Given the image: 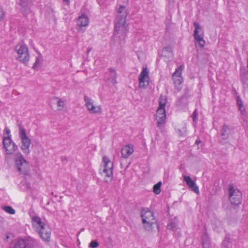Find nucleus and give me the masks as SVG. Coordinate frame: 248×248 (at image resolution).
I'll return each mask as SVG.
<instances>
[{"instance_id":"nucleus-29","label":"nucleus","mask_w":248,"mask_h":248,"mask_svg":"<svg viewBox=\"0 0 248 248\" xmlns=\"http://www.w3.org/2000/svg\"><path fill=\"white\" fill-rule=\"evenodd\" d=\"M58 101L57 103V106L60 108V109H62L64 107L65 102L62 99L57 98Z\"/></svg>"},{"instance_id":"nucleus-4","label":"nucleus","mask_w":248,"mask_h":248,"mask_svg":"<svg viewBox=\"0 0 248 248\" xmlns=\"http://www.w3.org/2000/svg\"><path fill=\"white\" fill-rule=\"evenodd\" d=\"M100 170L101 173L104 175V181L110 183L113 178V163L107 156H104Z\"/></svg>"},{"instance_id":"nucleus-18","label":"nucleus","mask_w":248,"mask_h":248,"mask_svg":"<svg viewBox=\"0 0 248 248\" xmlns=\"http://www.w3.org/2000/svg\"><path fill=\"white\" fill-rule=\"evenodd\" d=\"M184 181L186 183L189 188L196 193L199 194L200 191L198 186L195 182L188 176L183 175Z\"/></svg>"},{"instance_id":"nucleus-5","label":"nucleus","mask_w":248,"mask_h":248,"mask_svg":"<svg viewBox=\"0 0 248 248\" xmlns=\"http://www.w3.org/2000/svg\"><path fill=\"white\" fill-rule=\"evenodd\" d=\"M18 134L21 141L20 149L26 155H29L30 153V147L31 141L27 136L26 130L21 124H18Z\"/></svg>"},{"instance_id":"nucleus-26","label":"nucleus","mask_w":248,"mask_h":248,"mask_svg":"<svg viewBox=\"0 0 248 248\" xmlns=\"http://www.w3.org/2000/svg\"><path fill=\"white\" fill-rule=\"evenodd\" d=\"M43 62V57L41 55H39L38 57L36 58L35 62L34 63L32 68L34 69H36L40 66L41 63Z\"/></svg>"},{"instance_id":"nucleus-3","label":"nucleus","mask_w":248,"mask_h":248,"mask_svg":"<svg viewBox=\"0 0 248 248\" xmlns=\"http://www.w3.org/2000/svg\"><path fill=\"white\" fill-rule=\"evenodd\" d=\"M14 51L16 54V59L20 62L26 64L30 59L29 48L26 44L20 43L15 46Z\"/></svg>"},{"instance_id":"nucleus-1","label":"nucleus","mask_w":248,"mask_h":248,"mask_svg":"<svg viewBox=\"0 0 248 248\" xmlns=\"http://www.w3.org/2000/svg\"><path fill=\"white\" fill-rule=\"evenodd\" d=\"M128 30V25L126 24V19L116 18L114 33V40L116 44L120 45L124 43Z\"/></svg>"},{"instance_id":"nucleus-34","label":"nucleus","mask_w":248,"mask_h":248,"mask_svg":"<svg viewBox=\"0 0 248 248\" xmlns=\"http://www.w3.org/2000/svg\"><path fill=\"white\" fill-rule=\"evenodd\" d=\"M186 129L185 127L183 128L182 130H178V134L182 136H184L186 134Z\"/></svg>"},{"instance_id":"nucleus-25","label":"nucleus","mask_w":248,"mask_h":248,"mask_svg":"<svg viewBox=\"0 0 248 248\" xmlns=\"http://www.w3.org/2000/svg\"><path fill=\"white\" fill-rule=\"evenodd\" d=\"M110 77L108 79L112 84L115 85L116 83L117 74L115 70H112L110 71Z\"/></svg>"},{"instance_id":"nucleus-8","label":"nucleus","mask_w":248,"mask_h":248,"mask_svg":"<svg viewBox=\"0 0 248 248\" xmlns=\"http://www.w3.org/2000/svg\"><path fill=\"white\" fill-rule=\"evenodd\" d=\"M84 101L85 106L90 114H100L102 112V109L100 105H96L94 100L87 95H84Z\"/></svg>"},{"instance_id":"nucleus-20","label":"nucleus","mask_w":248,"mask_h":248,"mask_svg":"<svg viewBox=\"0 0 248 248\" xmlns=\"http://www.w3.org/2000/svg\"><path fill=\"white\" fill-rule=\"evenodd\" d=\"M134 146L132 144H127L124 146L122 150L121 154L123 158H127L134 152Z\"/></svg>"},{"instance_id":"nucleus-37","label":"nucleus","mask_w":248,"mask_h":248,"mask_svg":"<svg viewBox=\"0 0 248 248\" xmlns=\"http://www.w3.org/2000/svg\"><path fill=\"white\" fill-rule=\"evenodd\" d=\"M246 75H243L241 77V81L243 83H246Z\"/></svg>"},{"instance_id":"nucleus-27","label":"nucleus","mask_w":248,"mask_h":248,"mask_svg":"<svg viewBox=\"0 0 248 248\" xmlns=\"http://www.w3.org/2000/svg\"><path fill=\"white\" fill-rule=\"evenodd\" d=\"M162 185L161 182H158L153 187L154 192L156 194H159L161 192V186Z\"/></svg>"},{"instance_id":"nucleus-31","label":"nucleus","mask_w":248,"mask_h":248,"mask_svg":"<svg viewBox=\"0 0 248 248\" xmlns=\"http://www.w3.org/2000/svg\"><path fill=\"white\" fill-rule=\"evenodd\" d=\"M91 248H96L99 246V243L96 241H93L90 244Z\"/></svg>"},{"instance_id":"nucleus-38","label":"nucleus","mask_w":248,"mask_h":248,"mask_svg":"<svg viewBox=\"0 0 248 248\" xmlns=\"http://www.w3.org/2000/svg\"><path fill=\"white\" fill-rule=\"evenodd\" d=\"M201 142H202V141L200 139H197V140H196L195 141V144L198 145V144H200Z\"/></svg>"},{"instance_id":"nucleus-9","label":"nucleus","mask_w":248,"mask_h":248,"mask_svg":"<svg viewBox=\"0 0 248 248\" xmlns=\"http://www.w3.org/2000/svg\"><path fill=\"white\" fill-rule=\"evenodd\" d=\"M139 87L140 89H145L147 88L150 83L149 70L146 67H144L139 76Z\"/></svg>"},{"instance_id":"nucleus-28","label":"nucleus","mask_w":248,"mask_h":248,"mask_svg":"<svg viewBox=\"0 0 248 248\" xmlns=\"http://www.w3.org/2000/svg\"><path fill=\"white\" fill-rule=\"evenodd\" d=\"M3 209L4 211L6 212L7 213L10 214H15V210L11 206H5L3 207Z\"/></svg>"},{"instance_id":"nucleus-2","label":"nucleus","mask_w":248,"mask_h":248,"mask_svg":"<svg viewBox=\"0 0 248 248\" xmlns=\"http://www.w3.org/2000/svg\"><path fill=\"white\" fill-rule=\"evenodd\" d=\"M140 213L143 228L146 230L152 231L154 225H156L158 227L157 220L153 212L148 208H143L141 209Z\"/></svg>"},{"instance_id":"nucleus-14","label":"nucleus","mask_w":248,"mask_h":248,"mask_svg":"<svg viewBox=\"0 0 248 248\" xmlns=\"http://www.w3.org/2000/svg\"><path fill=\"white\" fill-rule=\"evenodd\" d=\"M35 240L30 238L27 239H21L17 240L12 248H32L37 245Z\"/></svg>"},{"instance_id":"nucleus-19","label":"nucleus","mask_w":248,"mask_h":248,"mask_svg":"<svg viewBox=\"0 0 248 248\" xmlns=\"http://www.w3.org/2000/svg\"><path fill=\"white\" fill-rule=\"evenodd\" d=\"M19 4L22 7V12L27 14L31 12V7L33 5V0H21Z\"/></svg>"},{"instance_id":"nucleus-11","label":"nucleus","mask_w":248,"mask_h":248,"mask_svg":"<svg viewBox=\"0 0 248 248\" xmlns=\"http://www.w3.org/2000/svg\"><path fill=\"white\" fill-rule=\"evenodd\" d=\"M32 225L35 230L37 231L41 232V229H44L46 232L45 238L47 237L49 234V227L44 222L42 221L41 218L38 216H34L31 219Z\"/></svg>"},{"instance_id":"nucleus-13","label":"nucleus","mask_w":248,"mask_h":248,"mask_svg":"<svg viewBox=\"0 0 248 248\" xmlns=\"http://www.w3.org/2000/svg\"><path fill=\"white\" fill-rule=\"evenodd\" d=\"M234 134L233 128L228 125L224 124L220 129L221 140L222 142H227L230 138H232Z\"/></svg>"},{"instance_id":"nucleus-7","label":"nucleus","mask_w":248,"mask_h":248,"mask_svg":"<svg viewBox=\"0 0 248 248\" xmlns=\"http://www.w3.org/2000/svg\"><path fill=\"white\" fill-rule=\"evenodd\" d=\"M15 164L19 172L24 175L28 174L30 170L29 165L20 153L16 155Z\"/></svg>"},{"instance_id":"nucleus-17","label":"nucleus","mask_w":248,"mask_h":248,"mask_svg":"<svg viewBox=\"0 0 248 248\" xmlns=\"http://www.w3.org/2000/svg\"><path fill=\"white\" fill-rule=\"evenodd\" d=\"M89 23V19L87 16L82 15L80 16L77 21V25L79 28V31H84L86 27L88 26Z\"/></svg>"},{"instance_id":"nucleus-15","label":"nucleus","mask_w":248,"mask_h":248,"mask_svg":"<svg viewBox=\"0 0 248 248\" xmlns=\"http://www.w3.org/2000/svg\"><path fill=\"white\" fill-rule=\"evenodd\" d=\"M3 144L7 154H12L17 148L10 136L3 138Z\"/></svg>"},{"instance_id":"nucleus-35","label":"nucleus","mask_w":248,"mask_h":248,"mask_svg":"<svg viewBox=\"0 0 248 248\" xmlns=\"http://www.w3.org/2000/svg\"><path fill=\"white\" fill-rule=\"evenodd\" d=\"M222 245L223 247L227 248L229 247L230 245V242L228 240H225L222 243Z\"/></svg>"},{"instance_id":"nucleus-32","label":"nucleus","mask_w":248,"mask_h":248,"mask_svg":"<svg viewBox=\"0 0 248 248\" xmlns=\"http://www.w3.org/2000/svg\"><path fill=\"white\" fill-rule=\"evenodd\" d=\"M166 52L169 53V55H170V56H172V53L171 51V48L169 47L164 48L163 49V53H165Z\"/></svg>"},{"instance_id":"nucleus-22","label":"nucleus","mask_w":248,"mask_h":248,"mask_svg":"<svg viewBox=\"0 0 248 248\" xmlns=\"http://www.w3.org/2000/svg\"><path fill=\"white\" fill-rule=\"evenodd\" d=\"M41 231H37V232L39 233L40 237L45 241H49L50 239V235H51V230L50 228H49V234L47 235V237L46 238H45L46 235V231L44 229H41Z\"/></svg>"},{"instance_id":"nucleus-24","label":"nucleus","mask_w":248,"mask_h":248,"mask_svg":"<svg viewBox=\"0 0 248 248\" xmlns=\"http://www.w3.org/2000/svg\"><path fill=\"white\" fill-rule=\"evenodd\" d=\"M237 105L238 107V109L241 111V113L243 115L245 114L246 112L245 108L243 105V101L239 96L237 97Z\"/></svg>"},{"instance_id":"nucleus-6","label":"nucleus","mask_w":248,"mask_h":248,"mask_svg":"<svg viewBox=\"0 0 248 248\" xmlns=\"http://www.w3.org/2000/svg\"><path fill=\"white\" fill-rule=\"evenodd\" d=\"M229 200L232 205H237L241 203L242 194L235 186L230 185L228 186Z\"/></svg>"},{"instance_id":"nucleus-12","label":"nucleus","mask_w":248,"mask_h":248,"mask_svg":"<svg viewBox=\"0 0 248 248\" xmlns=\"http://www.w3.org/2000/svg\"><path fill=\"white\" fill-rule=\"evenodd\" d=\"M166 113L165 109L157 108L155 115L157 127L160 129H163L166 123Z\"/></svg>"},{"instance_id":"nucleus-36","label":"nucleus","mask_w":248,"mask_h":248,"mask_svg":"<svg viewBox=\"0 0 248 248\" xmlns=\"http://www.w3.org/2000/svg\"><path fill=\"white\" fill-rule=\"evenodd\" d=\"M4 15V12L2 10V9L0 8V19H1Z\"/></svg>"},{"instance_id":"nucleus-30","label":"nucleus","mask_w":248,"mask_h":248,"mask_svg":"<svg viewBox=\"0 0 248 248\" xmlns=\"http://www.w3.org/2000/svg\"><path fill=\"white\" fill-rule=\"evenodd\" d=\"M177 225L175 222H171L167 225V229L170 230L175 231L177 229Z\"/></svg>"},{"instance_id":"nucleus-16","label":"nucleus","mask_w":248,"mask_h":248,"mask_svg":"<svg viewBox=\"0 0 248 248\" xmlns=\"http://www.w3.org/2000/svg\"><path fill=\"white\" fill-rule=\"evenodd\" d=\"M183 69L184 65H181L172 75L174 84L175 87L178 88H180V86L183 82V78L182 77V72Z\"/></svg>"},{"instance_id":"nucleus-23","label":"nucleus","mask_w":248,"mask_h":248,"mask_svg":"<svg viewBox=\"0 0 248 248\" xmlns=\"http://www.w3.org/2000/svg\"><path fill=\"white\" fill-rule=\"evenodd\" d=\"M159 106L158 108H164L167 102V98L166 96L161 95L159 98Z\"/></svg>"},{"instance_id":"nucleus-21","label":"nucleus","mask_w":248,"mask_h":248,"mask_svg":"<svg viewBox=\"0 0 248 248\" xmlns=\"http://www.w3.org/2000/svg\"><path fill=\"white\" fill-rule=\"evenodd\" d=\"M127 16V13L125 7L120 6L118 9V15L116 18H124L126 19Z\"/></svg>"},{"instance_id":"nucleus-33","label":"nucleus","mask_w":248,"mask_h":248,"mask_svg":"<svg viewBox=\"0 0 248 248\" xmlns=\"http://www.w3.org/2000/svg\"><path fill=\"white\" fill-rule=\"evenodd\" d=\"M192 119L194 122H196L197 120V117H198V113L197 112V110H195V111L193 112L192 115Z\"/></svg>"},{"instance_id":"nucleus-39","label":"nucleus","mask_w":248,"mask_h":248,"mask_svg":"<svg viewBox=\"0 0 248 248\" xmlns=\"http://www.w3.org/2000/svg\"><path fill=\"white\" fill-rule=\"evenodd\" d=\"M169 3L170 4H173L175 0H168Z\"/></svg>"},{"instance_id":"nucleus-10","label":"nucleus","mask_w":248,"mask_h":248,"mask_svg":"<svg viewBox=\"0 0 248 248\" xmlns=\"http://www.w3.org/2000/svg\"><path fill=\"white\" fill-rule=\"evenodd\" d=\"M195 28L194 31V37L195 40L198 42L201 47L203 48L205 44V42L203 39L204 32L203 29L199 23H194Z\"/></svg>"}]
</instances>
